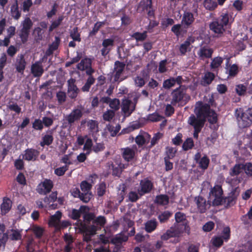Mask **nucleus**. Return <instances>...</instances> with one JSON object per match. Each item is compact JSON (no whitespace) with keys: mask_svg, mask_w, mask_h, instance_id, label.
<instances>
[{"mask_svg":"<svg viewBox=\"0 0 252 252\" xmlns=\"http://www.w3.org/2000/svg\"><path fill=\"white\" fill-rule=\"evenodd\" d=\"M12 206V202L10 199L7 197L3 198V202L1 204V212L2 215H5L11 209Z\"/></svg>","mask_w":252,"mask_h":252,"instance_id":"27","label":"nucleus"},{"mask_svg":"<svg viewBox=\"0 0 252 252\" xmlns=\"http://www.w3.org/2000/svg\"><path fill=\"white\" fill-rule=\"evenodd\" d=\"M152 0H141L137 7V10L139 12H142L146 11H148L149 9H151L152 7Z\"/></svg>","mask_w":252,"mask_h":252,"instance_id":"29","label":"nucleus"},{"mask_svg":"<svg viewBox=\"0 0 252 252\" xmlns=\"http://www.w3.org/2000/svg\"><path fill=\"white\" fill-rule=\"evenodd\" d=\"M169 202V196L166 194H160L157 195L155 202L158 205L164 206L168 204Z\"/></svg>","mask_w":252,"mask_h":252,"instance_id":"31","label":"nucleus"},{"mask_svg":"<svg viewBox=\"0 0 252 252\" xmlns=\"http://www.w3.org/2000/svg\"><path fill=\"white\" fill-rule=\"evenodd\" d=\"M121 107L124 116L128 117L134 111L135 104H133L131 100L126 99L123 101Z\"/></svg>","mask_w":252,"mask_h":252,"instance_id":"15","label":"nucleus"},{"mask_svg":"<svg viewBox=\"0 0 252 252\" xmlns=\"http://www.w3.org/2000/svg\"><path fill=\"white\" fill-rule=\"evenodd\" d=\"M223 191L220 185H217L211 188L209 193L208 201L213 206L221 205Z\"/></svg>","mask_w":252,"mask_h":252,"instance_id":"6","label":"nucleus"},{"mask_svg":"<svg viewBox=\"0 0 252 252\" xmlns=\"http://www.w3.org/2000/svg\"><path fill=\"white\" fill-rule=\"evenodd\" d=\"M214 53V50L206 46L201 47L197 52L200 60L211 58Z\"/></svg>","mask_w":252,"mask_h":252,"instance_id":"22","label":"nucleus"},{"mask_svg":"<svg viewBox=\"0 0 252 252\" xmlns=\"http://www.w3.org/2000/svg\"><path fill=\"white\" fill-rule=\"evenodd\" d=\"M194 115H191L189 120L196 123L204 126L207 120L211 124L218 122V115L214 110L211 109L209 104L199 101L196 103L194 110Z\"/></svg>","mask_w":252,"mask_h":252,"instance_id":"1","label":"nucleus"},{"mask_svg":"<svg viewBox=\"0 0 252 252\" xmlns=\"http://www.w3.org/2000/svg\"><path fill=\"white\" fill-rule=\"evenodd\" d=\"M215 77V74L211 72H207L202 78L201 84L204 86L210 85Z\"/></svg>","mask_w":252,"mask_h":252,"instance_id":"33","label":"nucleus"},{"mask_svg":"<svg viewBox=\"0 0 252 252\" xmlns=\"http://www.w3.org/2000/svg\"><path fill=\"white\" fill-rule=\"evenodd\" d=\"M44 58L45 56L31 65V73L34 77H39L42 75L44 69L42 63L44 62Z\"/></svg>","mask_w":252,"mask_h":252,"instance_id":"13","label":"nucleus"},{"mask_svg":"<svg viewBox=\"0 0 252 252\" xmlns=\"http://www.w3.org/2000/svg\"><path fill=\"white\" fill-rule=\"evenodd\" d=\"M216 19L226 29L230 26L233 22L232 15L227 12H222L220 16Z\"/></svg>","mask_w":252,"mask_h":252,"instance_id":"18","label":"nucleus"},{"mask_svg":"<svg viewBox=\"0 0 252 252\" xmlns=\"http://www.w3.org/2000/svg\"><path fill=\"white\" fill-rule=\"evenodd\" d=\"M56 97L57 98L58 103L61 104L66 101V94L65 92L59 91L57 93Z\"/></svg>","mask_w":252,"mask_h":252,"instance_id":"58","label":"nucleus"},{"mask_svg":"<svg viewBox=\"0 0 252 252\" xmlns=\"http://www.w3.org/2000/svg\"><path fill=\"white\" fill-rule=\"evenodd\" d=\"M238 73V67L237 64H233L232 65H229V67L227 70V73L228 74L229 76L234 77Z\"/></svg>","mask_w":252,"mask_h":252,"instance_id":"49","label":"nucleus"},{"mask_svg":"<svg viewBox=\"0 0 252 252\" xmlns=\"http://www.w3.org/2000/svg\"><path fill=\"white\" fill-rule=\"evenodd\" d=\"M128 240V237L125 235L121 234L116 235L113 238L111 242L115 245L122 244L123 242H126Z\"/></svg>","mask_w":252,"mask_h":252,"instance_id":"40","label":"nucleus"},{"mask_svg":"<svg viewBox=\"0 0 252 252\" xmlns=\"http://www.w3.org/2000/svg\"><path fill=\"white\" fill-rule=\"evenodd\" d=\"M163 118L162 116L156 113L150 114L148 117V120L153 122L160 121Z\"/></svg>","mask_w":252,"mask_h":252,"instance_id":"63","label":"nucleus"},{"mask_svg":"<svg viewBox=\"0 0 252 252\" xmlns=\"http://www.w3.org/2000/svg\"><path fill=\"white\" fill-rule=\"evenodd\" d=\"M11 231L12 233L9 235V237L11 240L18 241L22 239V235L20 231L17 229H12Z\"/></svg>","mask_w":252,"mask_h":252,"instance_id":"50","label":"nucleus"},{"mask_svg":"<svg viewBox=\"0 0 252 252\" xmlns=\"http://www.w3.org/2000/svg\"><path fill=\"white\" fill-rule=\"evenodd\" d=\"M190 45V39L188 38L182 44H181L179 51L182 55H184L187 52L188 47Z\"/></svg>","mask_w":252,"mask_h":252,"instance_id":"47","label":"nucleus"},{"mask_svg":"<svg viewBox=\"0 0 252 252\" xmlns=\"http://www.w3.org/2000/svg\"><path fill=\"white\" fill-rule=\"evenodd\" d=\"M10 14L12 17L16 20H19L21 17V12L19 9L17 0H15V2L11 6Z\"/></svg>","mask_w":252,"mask_h":252,"instance_id":"26","label":"nucleus"},{"mask_svg":"<svg viewBox=\"0 0 252 252\" xmlns=\"http://www.w3.org/2000/svg\"><path fill=\"white\" fill-rule=\"evenodd\" d=\"M75 80L70 79L67 81V92L69 97L72 99L75 98L79 93V90L75 84Z\"/></svg>","mask_w":252,"mask_h":252,"instance_id":"17","label":"nucleus"},{"mask_svg":"<svg viewBox=\"0 0 252 252\" xmlns=\"http://www.w3.org/2000/svg\"><path fill=\"white\" fill-rule=\"evenodd\" d=\"M223 240L221 236H214L212 238L211 242L214 247L220 248L223 245Z\"/></svg>","mask_w":252,"mask_h":252,"instance_id":"48","label":"nucleus"},{"mask_svg":"<svg viewBox=\"0 0 252 252\" xmlns=\"http://www.w3.org/2000/svg\"><path fill=\"white\" fill-rule=\"evenodd\" d=\"M240 192V189L239 187L232 189L227 196H223L221 205H223L225 208H229L234 206L236 203Z\"/></svg>","mask_w":252,"mask_h":252,"instance_id":"9","label":"nucleus"},{"mask_svg":"<svg viewBox=\"0 0 252 252\" xmlns=\"http://www.w3.org/2000/svg\"><path fill=\"white\" fill-rule=\"evenodd\" d=\"M177 152V150L172 147L167 146L165 148V156L164 158L172 159Z\"/></svg>","mask_w":252,"mask_h":252,"instance_id":"44","label":"nucleus"},{"mask_svg":"<svg viewBox=\"0 0 252 252\" xmlns=\"http://www.w3.org/2000/svg\"><path fill=\"white\" fill-rule=\"evenodd\" d=\"M205 7L210 11L215 10L218 6V3L213 0H205L204 1Z\"/></svg>","mask_w":252,"mask_h":252,"instance_id":"46","label":"nucleus"},{"mask_svg":"<svg viewBox=\"0 0 252 252\" xmlns=\"http://www.w3.org/2000/svg\"><path fill=\"white\" fill-rule=\"evenodd\" d=\"M106 222V220L104 216H99L97 217L95 219H94L93 223H95L100 226L103 227L105 225Z\"/></svg>","mask_w":252,"mask_h":252,"instance_id":"62","label":"nucleus"},{"mask_svg":"<svg viewBox=\"0 0 252 252\" xmlns=\"http://www.w3.org/2000/svg\"><path fill=\"white\" fill-rule=\"evenodd\" d=\"M244 167L243 163L236 164L230 169L229 175L232 177L238 176L242 172V170H243Z\"/></svg>","mask_w":252,"mask_h":252,"instance_id":"34","label":"nucleus"},{"mask_svg":"<svg viewBox=\"0 0 252 252\" xmlns=\"http://www.w3.org/2000/svg\"><path fill=\"white\" fill-rule=\"evenodd\" d=\"M125 67V64L119 61H117L114 63V72L115 74L114 75V82H120L123 80V79H121L120 77L124 72Z\"/></svg>","mask_w":252,"mask_h":252,"instance_id":"16","label":"nucleus"},{"mask_svg":"<svg viewBox=\"0 0 252 252\" xmlns=\"http://www.w3.org/2000/svg\"><path fill=\"white\" fill-rule=\"evenodd\" d=\"M154 189L153 183L148 178L141 180L139 183V186L137 192L140 196L149 193Z\"/></svg>","mask_w":252,"mask_h":252,"instance_id":"10","label":"nucleus"},{"mask_svg":"<svg viewBox=\"0 0 252 252\" xmlns=\"http://www.w3.org/2000/svg\"><path fill=\"white\" fill-rule=\"evenodd\" d=\"M39 155V152L34 149L28 148L24 151L23 159L27 161H35Z\"/></svg>","mask_w":252,"mask_h":252,"instance_id":"20","label":"nucleus"},{"mask_svg":"<svg viewBox=\"0 0 252 252\" xmlns=\"http://www.w3.org/2000/svg\"><path fill=\"white\" fill-rule=\"evenodd\" d=\"M122 150L123 151L122 157L126 161L129 162L134 158L135 155L134 150L129 147H126L122 149Z\"/></svg>","mask_w":252,"mask_h":252,"instance_id":"25","label":"nucleus"},{"mask_svg":"<svg viewBox=\"0 0 252 252\" xmlns=\"http://www.w3.org/2000/svg\"><path fill=\"white\" fill-rule=\"evenodd\" d=\"M172 215L173 213L172 212L167 210L159 214L158 216V218L160 223H163L167 222Z\"/></svg>","mask_w":252,"mask_h":252,"instance_id":"32","label":"nucleus"},{"mask_svg":"<svg viewBox=\"0 0 252 252\" xmlns=\"http://www.w3.org/2000/svg\"><path fill=\"white\" fill-rule=\"evenodd\" d=\"M248 219L252 220V206L251 207L248 212L241 217V220L244 222L245 224H248L249 223Z\"/></svg>","mask_w":252,"mask_h":252,"instance_id":"54","label":"nucleus"},{"mask_svg":"<svg viewBox=\"0 0 252 252\" xmlns=\"http://www.w3.org/2000/svg\"><path fill=\"white\" fill-rule=\"evenodd\" d=\"M188 123L193 126L194 128L193 137L196 139H198V134L201 131L204 126L192 121H189V120H188Z\"/></svg>","mask_w":252,"mask_h":252,"instance_id":"36","label":"nucleus"},{"mask_svg":"<svg viewBox=\"0 0 252 252\" xmlns=\"http://www.w3.org/2000/svg\"><path fill=\"white\" fill-rule=\"evenodd\" d=\"M222 238L225 242H227L230 237V229L229 226L224 227L221 233Z\"/></svg>","mask_w":252,"mask_h":252,"instance_id":"61","label":"nucleus"},{"mask_svg":"<svg viewBox=\"0 0 252 252\" xmlns=\"http://www.w3.org/2000/svg\"><path fill=\"white\" fill-rule=\"evenodd\" d=\"M223 61V58L218 56L214 58L210 64V68L212 71L218 70V68L221 66Z\"/></svg>","mask_w":252,"mask_h":252,"instance_id":"30","label":"nucleus"},{"mask_svg":"<svg viewBox=\"0 0 252 252\" xmlns=\"http://www.w3.org/2000/svg\"><path fill=\"white\" fill-rule=\"evenodd\" d=\"M106 128L110 132L111 136L114 137L116 136L117 133L119 132L121 128V126L119 124H118L116 126H113L110 124H108L106 125Z\"/></svg>","mask_w":252,"mask_h":252,"instance_id":"37","label":"nucleus"},{"mask_svg":"<svg viewBox=\"0 0 252 252\" xmlns=\"http://www.w3.org/2000/svg\"><path fill=\"white\" fill-rule=\"evenodd\" d=\"M175 85L174 78L170 77V78L164 81L163 83V87L165 89H169Z\"/></svg>","mask_w":252,"mask_h":252,"instance_id":"53","label":"nucleus"},{"mask_svg":"<svg viewBox=\"0 0 252 252\" xmlns=\"http://www.w3.org/2000/svg\"><path fill=\"white\" fill-rule=\"evenodd\" d=\"M114 45V40L112 38L105 39L102 43V48L101 49V54L105 57L111 50V47Z\"/></svg>","mask_w":252,"mask_h":252,"instance_id":"19","label":"nucleus"},{"mask_svg":"<svg viewBox=\"0 0 252 252\" xmlns=\"http://www.w3.org/2000/svg\"><path fill=\"white\" fill-rule=\"evenodd\" d=\"M95 79L92 76H89L85 85L82 87L81 90L84 92H88L92 85L94 83Z\"/></svg>","mask_w":252,"mask_h":252,"instance_id":"42","label":"nucleus"},{"mask_svg":"<svg viewBox=\"0 0 252 252\" xmlns=\"http://www.w3.org/2000/svg\"><path fill=\"white\" fill-rule=\"evenodd\" d=\"M171 104L176 105L177 103L179 106L185 105L190 99V96L187 94L186 91L182 86L174 90L171 93Z\"/></svg>","mask_w":252,"mask_h":252,"instance_id":"4","label":"nucleus"},{"mask_svg":"<svg viewBox=\"0 0 252 252\" xmlns=\"http://www.w3.org/2000/svg\"><path fill=\"white\" fill-rule=\"evenodd\" d=\"M235 116L237 120L240 128H244L249 127L252 124V110L249 108L244 111L241 108L235 110Z\"/></svg>","mask_w":252,"mask_h":252,"instance_id":"3","label":"nucleus"},{"mask_svg":"<svg viewBox=\"0 0 252 252\" xmlns=\"http://www.w3.org/2000/svg\"><path fill=\"white\" fill-rule=\"evenodd\" d=\"M64 18V17L63 15H60L58 17L57 20L52 21L50 26L49 27V32H52L54 30L58 28L62 24Z\"/></svg>","mask_w":252,"mask_h":252,"instance_id":"41","label":"nucleus"},{"mask_svg":"<svg viewBox=\"0 0 252 252\" xmlns=\"http://www.w3.org/2000/svg\"><path fill=\"white\" fill-rule=\"evenodd\" d=\"M209 27L211 31L217 34H222L226 29L225 27L216 19L213 20L210 24Z\"/></svg>","mask_w":252,"mask_h":252,"instance_id":"23","label":"nucleus"},{"mask_svg":"<svg viewBox=\"0 0 252 252\" xmlns=\"http://www.w3.org/2000/svg\"><path fill=\"white\" fill-rule=\"evenodd\" d=\"M194 146V142L191 138H188L183 143L182 148L184 151H187L191 149Z\"/></svg>","mask_w":252,"mask_h":252,"instance_id":"45","label":"nucleus"},{"mask_svg":"<svg viewBox=\"0 0 252 252\" xmlns=\"http://www.w3.org/2000/svg\"><path fill=\"white\" fill-rule=\"evenodd\" d=\"M32 125V128L36 130H42L43 128L42 122L39 119H35Z\"/></svg>","mask_w":252,"mask_h":252,"instance_id":"55","label":"nucleus"},{"mask_svg":"<svg viewBox=\"0 0 252 252\" xmlns=\"http://www.w3.org/2000/svg\"><path fill=\"white\" fill-rule=\"evenodd\" d=\"M92 186L86 181H83L81 183L80 188L83 192H91Z\"/></svg>","mask_w":252,"mask_h":252,"instance_id":"56","label":"nucleus"},{"mask_svg":"<svg viewBox=\"0 0 252 252\" xmlns=\"http://www.w3.org/2000/svg\"><path fill=\"white\" fill-rule=\"evenodd\" d=\"M131 37L137 41H143L147 37V32L144 31L142 33L135 32L132 34Z\"/></svg>","mask_w":252,"mask_h":252,"instance_id":"43","label":"nucleus"},{"mask_svg":"<svg viewBox=\"0 0 252 252\" xmlns=\"http://www.w3.org/2000/svg\"><path fill=\"white\" fill-rule=\"evenodd\" d=\"M243 170L246 174L249 177L252 176V163L251 162H246L243 164Z\"/></svg>","mask_w":252,"mask_h":252,"instance_id":"59","label":"nucleus"},{"mask_svg":"<svg viewBox=\"0 0 252 252\" xmlns=\"http://www.w3.org/2000/svg\"><path fill=\"white\" fill-rule=\"evenodd\" d=\"M15 65L18 72L22 74L24 73L26 66V62L24 55L20 54L17 56Z\"/></svg>","mask_w":252,"mask_h":252,"instance_id":"24","label":"nucleus"},{"mask_svg":"<svg viewBox=\"0 0 252 252\" xmlns=\"http://www.w3.org/2000/svg\"><path fill=\"white\" fill-rule=\"evenodd\" d=\"M87 126L89 131L93 134L97 133L98 131V123L95 120H91L88 122Z\"/></svg>","mask_w":252,"mask_h":252,"instance_id":"35","label":"nucleus"},{"mask_svg":"<svg viewBox=\"0 0 252 252\" xmlns=\"http://www.w3.org/2000/svg\"><path fill=\"white\" fill-rule=\"evenodd\" d=\"M106 185L103 182L99 184L96 189L97 194L99 196H102L106 192Z\"/></svg>","mask_w":252,"mask_h":252,"instance_id":"51","label":"nucleus"},{"mask_svg":"<svg viewBox=\"0 0 252 252\" xmlns=\"http://www.w3.org/2000/svg\"><path fill=\"white\" fill-rule=\"evenodd\" d=\"M62 217V213L58 211L56 212V214L51 217L49 220V224L50 225H55L56 222L60 220Z\"/></svg>","mask_w":252,"mask_h":252,"instance_id":"52","label":"nucleus"},{"mask_svg":"<svg viewBox=\"0 0 252 252\" xmlns=\"http://www.w3.org/2000/svg\"><path fill=\"white\" fill-rule=\"evenodd\" d=\"M106 21L97 22L94 25L93 30L89 32V36H93L96 34L99 29L105 25Z\"/></svg>","mask_w":252,"mask_h":252,"instance_id":"39","label":"nucleus"},{"mask_svg":"<svg viewBox=\"0 0 252 252\" xmlns=\"http://www.w3.org/2000/svg\"><path fill=\"white\" fill-rule=\"evenodd\" d=\"M187 227L188 226L184 224H174V226L171 227L161 236V240L167 241L171 237H179L186 230Z\"/></svg>","mask_w":252,"mask_h":252,"instance_id":"7","label":"nucleus"},{"mask_svg":"<svg viewBox=\"0 0 252 252\" xmlns=\"http://www.w3.org/2000/svg\"><path fill=\"white\" fill-rule=\"evenodd\" d=\"M22 28L19 31V36L22 42L26 43L29 38L30 30L33 26V23L29 17L26 18L21 24Z\"/></svg>","mask_w":252,"mask_h":252,"instance_id":"8","label":"nucleus"},{"mask_svg":"<svg viewBox=\"0 0 252 252\" xmlns=\"http://www.w3.org/2000/svg\"><path fill=\"white\" fill-rule=\"evenodd\" d=\"M252 252V244L248 243L242 247L241 248L235 251V252Z\"/></svg>","mask_w":252,"mask_h":252,"instance_id":"64","label":"nucleus"},{"mask_svg":"<svg viewBox=\"0 0 252 252\" xmlns=\"http://www.w3.org/2000/svg\"><path fill=\"white\" fill-rule=\"evenodd\" d=\"M84 109V107L81 105L74 108L70 114L65 117L63 127L64 128L71 127L75 122L79 121L83 115Z\"/></svg>","mask_w":252,"mask_h":252,"instance_id":"5","label":"nucleus"},{"mask_svg":"<svg viewBox=\"0 0 252 252\" xmlns=\"http://www.w3.org/2000/svg\"><path fill=\"white\" fill-rule=\"evenodd\" d=\"M68 169V166L67 165L62 167L57 168L55 169L54 173L58 176H62L64 174L65 172Z\"/></svg>","mask_w":252,"mask_h":252,"instance_id":"60","label":"nucleus"},{"mask_svg":"<svg viewBox=\"0 0 252 252\" xmlns=\"http://www.w3.org/2000/svg\"><path fill=\"white\" fill-rule=\"evenodd\" d=\"M70 37L74 40L78 42L81 41V34L79 32L78 28L74 27L69 32Z\"/></svg>","mask_w":252,"mask_h":252,"instance_id":"38","label":"nucleus"},{"mask_svg":"<svg viewBox=\"0 0 252 252\" xmlns=\"http://www.w3.org/2000/svg\"><path fill=\"white\" fill-rule=\"evenodd\" d=\"M194 159L196 163L198 164V167L200 169L205 170L208 168L210 163V159L206 155L201 158L200 153L197 152L194 155Z\"/></svg>","mask_w":252,"mask_h":252,"instance_id":"14","label":"nucleus"},{"mask_svg":"<svg viewBox=\"0 0 252 252\" xmlns=\"http://www.w3.org/2000/svg\"><path fill=\"white\" fill-rule=\"evenodd\" d=\"M194 201L197 206L198 212L201 214L204 213L210 208L211 202L207 201L206 199L202 196H196Z\"/></svg>","mask_w":252,"mask_h":252,"instance_id":"11","label":"nucleus"},{"mask_svg":"<svg viewBox=\"0 0 252 252\" xmlns=\"http://www.w3.org/2000/svg\"><path fill=\"white\" fill-rule=\"evenodd\" d=\"M158 225V222L156 219H151L145 223V230L148 233H151L156 230Z\"/></svg>","mask_w":252,"mask_h":252,"instance_id":"28","label":"nucleus"},{"mask_svg":"<svg viewBox=\"0 0 252 252\" xmlns=\"http://www.w3.org/2000/svg\"><path fill=\"white\" fill-rule=\"evenodd\" d=\"M195 18L192 13L185 11L183 14L181 24L174 25L171 31L177 37H183L187 33L188 29L190 28L194 23Z\"/></svg>","mask_w":252,"mask_h":252,"instance_id":"2","label":"nucleus"},{"mask_svg":"<svg viewBox=\"0 0 252 252\" xmlns=\"http://www.w3.org/2000/svg\"><path fill=\"white\" fill-rule=\"evenodd\" d=\"M53 188V182L50 179H46L38 185L36 191L40 194L45 195L49 193Z\"/></svg>","mask_w":252,"mask_h":252,"instance_id":"12","label":"nucleus"},{"mask_svg":"<svg viewBox=\"0 0 252 252\" xmlns=\"http://www.w3.org/2000/svg\"><path fill=\"white\" fill-rule=\"evenodd\" d=\"M92 196L91 192H81L80 196L79 197L80 199L84 203H88L90 200Z\"/></svg>","mask_w":252,"mask_h":252,"instance_id":"57","label":"nucleus"},{"mask_svg":"<svg viewBox=\"0 0 252 252\" xmlns=\"http://www.w3.org/2000/svg\"><path fill=\"white\" fill-rule=\"evenodd\" d=\"M55 129L56 128H54L48 129L46 131L47 134L42 137V141L40 143V145L41 147H44L46 145L49 146L53 143L54 140L53 134Z\"/></svg>","mask_w":252,"mask_h":252,"instance_id":"21","label":"nucleus"}]
</instances>
